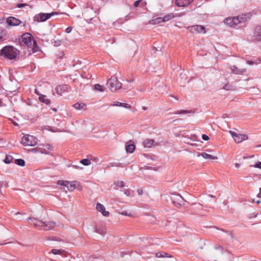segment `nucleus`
Masks as SVG:
<instances>
[{
	"label": "nucleus",
	"instance_id": "obj_1",
	"mask_svg": "<svg viewBox=\"0 0 261 261\" xmlns=\"http://www.w3.org/2000/svg\"><path fill=\"white\" fill-rule=\"evenodd\" d=\"M20 45L24 48L27 49L29 52L28 56L31 55L32 53L38 51L39 50L36 41L33 36L29 33H24L22 35Z\"/></svg>",
	"mask_w": 261,
	"mask_h": 261
},
{
	"label": "nucleus",
	"instance_id": "obj_2",
	"mask_svg": "<svg viewBox=\"0 0 261 261\" xmlns=\"http://www.w3.org/2000/svg\"><path fill=\"white\" fill-rule=\"evenodd\" d=\"M28 220L30 225H33L40 230H49L53 229L56 225L53 221H42L34 217H29Z\"/></svg>",
	"mask_w": 261,
	"mask_h": 261
},
{
	"label": "nucleus",
	"instance_id": "obj_3",
	"mask_svg": "<svg viewBox=\"0 0 261 261\" xmlns=\"http://www.w3.org/2000/svg\"><path fill=\"white\" fill-rule=\"evenodd\" d=\"M251 16V14L247 13L237 17H228L224 20V23L230 27H234L239 23L247 21Z\"/></svg>",
	"mask_w": 261,
	"mask_h": 261
},
{
	"label": "nucleus",
	"instance_id": "obj_4",
	"mask_svg": "<svg viewBox=\"0 0 261 261\" xmlns=\"http://www.w3.org/2000/svg\"><path fill=\"white\" fill-rule=\"evenodd\" d=\"M19 54V51L11 46H6L0 51L1 56L5 59L13 60Z\"/></svg>",
	"mask_w": 261,
	"mask_h": 261
},
{
	"label": "nucleus",
	"instance_id": "obj_5",
	"mask_svg": "<svg viewBox=\"0 0 261 261\" xmlns=\"http://www.w3.org/2000/svg\"><path fill=\"white\" fill-rule=\"evenodd\" d=\"M107 86L111 91L115 92L121 88L122 84L116 76H113L108 80Z\"/></svg>",
	"mask_w": 261,
	"mask_h": 261
},
{
	"label": "nucleus",
	"instance_id": "obj_6",
	"mask_svg": "<svg viewBox=\"0 0 261 261\" xmlns=\"http://www.w3.org/2000/svg\"><path fill=\"white\" fill-rule=\"evenodd\" d=\"M21 142L24 146H34L36 145L37 139L33 136L25 135L22 137Z\"/></svg>",
	"mask_w": 261,
	"mask_h": 261
},
{
	"label": "nucleus",
	"instance_id": "obj_7",
	"mask_svg": "<svg viewBox=\"0 0 261 261\" xmlns=\"http://www.w3.org/2000/svg\"><path fill=\"white\" fill-rule=\"evenodd\" d=\"M57 12H53L50 13H40L36 15L34 17V20L37 22H43L50 18L51 16L58 15Z\"/></svg>",
	"mask_w": 261,
	"mask_h": 261
},
{
	"label": "nucleus",
	"instance_id": "obj_8",
	"mask_svg": "<svg viewBox=\"0 0 261 261\" xmlns=\"http://www.w3.org/2000/svg\"><path fill=\"white\" fill-rule=\"evenodd\" d=\"M229 133L233 138L234 141L237 143H241L248 139L247 136L244 134H238L231 130L229 131Z\"/></svg>",
	"mask_w": 261,
	"mask_h": 261
},
{
	"label": "nucleus",
	"instance_id": "obj_9",
	"mask_svg": "<svg viewBox=\"0 0 261 261\" xmlns=\"http://www.w3.org/2000/svg\"><path fill=\"white\" fill-rule=\"evenodd\" d=\"M192 33H202L205 34L206 31L203 26L201 25H195L190 26L187 28Z\"/></svg>",
	"mask_w": 261,
	"mask_h": 261
},
{
	"label": "nucleus",
	"instance_id": "obj_10",
	"mask_svg": "<svg viewBox=\"0 0 261 261\" xmlns=\"http://www.w3.org/2000/svg\"><path fill=\"white\" fill-rule=\"evenodd\" d=\"M17 82L16 81H15L14 82L9 80L6 83V90L10 92H13L17 90Z\"/></svg>",
	"mask_w": 261,
	"mask_h": 261
},
{
	"label": "nucleus",
	"instance_id": "obj_11",
	"mask_svg": "<svg viewBox=\"0 0 261 261\" xmlns=\"http://www.w3.org/2000/svg\"><path fill=\"white\" fill-rule=\"evenodd\" d=\"M69 88V87L67 85H59L56 88L55 91L57 94L62 95L64 92L68 90Z\"/></svg>",
	"mask_w": 261,
	"mask_h": 261
},
{
	"label": "nucleus",
	"instance_id": "obj_12",
	"mask_svg": "<svg viewBox=\"0 0 261 261\" xmlns=\"http://www.w3.org/2000/svg\"><path fill=\"white\" fill-rule=\"evenodd\" d=\"M66 187L67 188L68 190L71 191L74 190L76 188H79V190L82 189L81 186L76 181H73L71 182L67 181Z\"/></svg>",
	"mask_w": 261,
	"mask_h": 261
},
{
	"label": "nucleus",
	"instance_id": "obj_13",
	"mask_svg": "<svg viewBox=\"0 0 261 261\" xmlns=\"http://www.w3.org/2000/svg\"><path fill=\"white\" fill-rule=\"evenodd\" d=\"M96 210L100 212L103 216L108 217L109 216V212L106 211L105 207L103 205L100 203H97L96 206Z\"/></svg>",
	"mask_w": 261,
	"mask_h": 261
},
{
	"label": "nucleus",
	"instance_id": "obj_14",
	"mask_svg": "<svg viewBox=\"0 0 261 261\" xmlns=\"http://www.w3.org/2000/svg\"><path fill=\"white\" fill-rule=\"evenodd\" d=\"M6 22L9 25H12V26L18 25L21 22L20 20L17 19L13 17H8L7 19Z\"/></svg>",
	"mask_w": 261,
	"mask_h": 261
},
{
	"label": "nucleus",
	"instance_id": "obj_15",
	"mask_svg": "<svg viewBox=\"0 0 261 261\" xmlns=\"http://www.w3.org/2000/svg\"><path fill=\"white\" fill-rule=\"evenodd\" d=\"M192 2V0H176V5L178 7H186Z\"/></svg>",
	"mask_w": 261,
	"mask_h": 261
},
{
	"label": "nucleus",
	"instance_id": "obj_16",
	"mask_svg": "<svg viewBox=\"0 0 261 261\" xmlns=\"http://www.w3.org/2000/svg\"><path fill=\"white\" fill-rule=\"evenodd\" d=\"M254 37L257 41H261V25L255 28L254 33Z\"/></svg>",
	"mask_w": 261,
	"mask_h": 261
},
{
	"label": "nucleus",
	"instance_id": "obj_17",
	"mask_svg": "<svg viewBox=\"0 0 261 261\" xmlns=\"http://www.w3.org/2000/svg\"><path fill=\"white\" fill-rule=\"evenodd\" d=\"M201 156L203 158L205 159H209V160H217L218 159V157L217 156H214L210 154H208L206 152H202L200 153H199L198 155V156Z\"/></svg>",
	"mask_w": 261,
	"mask_h": 261
},
{
	"label": "nucleus",
	"instance_id": "obj_18",
	"mask_svg": "<svg viewBox=\"0 0 261 261\" xmlns=\"http://www.w3.org/2000/svg\"><path fill=\"white\" fill-rule=\"evenodd\" d=\"M230 69L231 70V72L233 73L237 74H241L246 71V70L245 69H239L235 66H231Z\"/></svg>",
	"mask_w": 261,
	"mask_h": 261
},
{
	"label": "nucleus",
	"instance_id": "obj_19",
	"mask_svg": "<svg viewBox=\"0 0 261 261\" xmlns=\"http://www.w3.org/2000/svg\"><path fill=\"white\" fill-rule=\"evenodd\" d=\"M154 143L153 139H146L144 142V146L145 147L150 148L154 145Z\"/></svg>",
	"mask_w": 261,
	"mask_h": 261
},
{
	"label": "nucleus",
	"instance_id": "obj_20",
	"mask_svg": "<svg viewBox=\"0 0 261 261\" xmlns=\"http://www.w3.org/2000/svg\"><path fill=\"white\" fill-rule=\"evenodd\" d=\"M39 100L46 105H48L50 103V100L46 97V96L45 95H40L39 97Z\"/></svg>",
	"mask_w": 261,
	"mask_h": 261
},
{
	"label": "nucleus",
	"instance_id": "obj_21",
	"mask_svg": "<svg viewBox=\"0 0 261 261\" xmlns=\"http://www.w3.org/2000/svg\"><path fill=\"white\" fill-rule=\"evenodd\" d=\"M111 106H119V107H124L125 108H130V106L127 103H122L121 102H117L116 103H113V104H111Z\"/></svg>",
	"mask_w": 261,
	"mask_h": 261
},
{
	"label": "nucleus",
	"instance_id": "obj_22",
	"mask_svg": "<svg viewBox=\"0 0 261 261\" xmlns=\"http://www.w3.org/2000/svg\"><path fill=\"white\" fill-rule=\"evenodd\" d=\"M155 256L156 257H172V256L168 254L166 252H158L155 253Z\"/></svg>",
	"mask_w": 261,
	"mask_h": 261
},
{
	"label": "nucleus",
	"instance_id": "obj_23",
	"mask_svg": "<svg viewBox=\"0 0 261 261\" xmlns=\"http://www.w3.org/2000/svg\"><path fill=\"white\" fill-rule=\"evenodd\" d=\"M86 105L84 103H79L77 102L73 105V107L78 110H81L85 107Z\"/></svg>",
	"mask_w": 261,
	"mask_h": 261
},
{
	"label": "nucleus",
	"instance_id": "obj_24",
	"mask_svg": "<svg viewBox=\"0 0 261 261\" xmlns=\"http://www.w3.org/2000/svg\"><path fill=\"white\" fill-rule=\"evenodd\" d=\"M135 149V146L134 144H128L126 146V151L127 152L132 153Z\"/></svg>",
	"mask_w": 261,
	"mask_h": 261
},
{
	"label": "nucleus",
	"instance_id": "obj_25",
	"mask_svg": "<svg viewBox=\"0 0 261 261\" xmlns=\"http://www.w3.org/2000/svg\"><path fill=\"white\" fill-rule=\"evenodd\" d=\"M174 18V15L172 13L169 14L163 17V20L165 22L169 21Z\"/></svg>",
	"mask_w": 261,
	"mask_h": 261
},
{
	"label": "nucleus",
	"instance_id": "obj_26",
	"mask_svg": "<svg viewBox=\"0 0 261 261\" xmlns=\"http://www.w3.org/2000/svg\"><path fill=\"white\" fill-rule=\"evenodd\" d=\"M15 163L20 166H24L25 165V162L22 159H16L15 160Z\"/></svg>",
	"mask_w": 261,
	"mask_h": 261
},
{
	"label": "nucleus",
	"instance_id": "obj_27",
	"mask_svg": "<svg viewBox=\"0 0 261 261\" xmlns=\"http://www.w3.org/2000/svg\"><path fill=\"white\" fill-rule=\"evenodd\" d=\"M80 163L85 166H88L91 164L90 160L87 159H82L80 161Z\"/></svg>",
	"mask_w": 261,
	"mask_h": 261
},
{
	"label": "nucleus",
	"instance_id": "obj_28",
	"mask_svg": "<svg viewBox=\"0 0 261 261\" xmlns=\"http://www.w3.org/2000/svg\"><path fill=\"white\" fill-rule=\"evenodd\" d=\"M94 89L96 90L99 91L100 92H103L105 91L104 87L100 84H97L94 85Z\"/></svg>",
	"mask_w": 261,
	"mask_h": 261
},
{
	"label": "nucleus",
	"instance_id": "obj_29",
	"mask_svg": "<svg viewBox=\"0 0 261 261\" xmlns=\"http://www.w3.org/2000/svg\"><path fill=\"white\" fill-rule=\"evenodd\" d=\"M162 22H165L164 20H163V17H158L157 18L152 20V24L159 23Z\"/></svg>",
	"mask_w": 261,
	"mask_h": 261
},
{
	"label": "nucleus",
	"instance_id": "obj_30",
	"mask_svg": "<svg viewBox=\"0 0 261 261\" xmlns=\"http://www.w3.org/2000/svg\"><path fill=\"white\" fill-rule=\"evenodd\" d=\"M192 112L191 111H187V110H178L176 112H175L174 114H187L191 113Z\"/></svg>",
	"mask_w": 261,
	"mask_h": 261
},
{
	"label": "nucleus",
	"instance_id": "obj_31",
	"mask_svg": "<svg viewBox=\"0 0 261 261\" xmlns=\"http://www.w3.org/2000/svg\"><path fill=\"white\" fill-rule=\"evenodd\" d=\"M96 232L101 234V235H105L106 233V230L105 228H96Z\"/></svg>",
	"mask_w": 261,
	"mask_h": 261
},
{
	"label": "nucleus",
	"instance_id": "obj_32",
	"mask_svg": "<svg viewBox=\"0 0 261 261\" xmlns=\"http://www.w3.org/2000/svg\"><path fill=\"white\" fill-rule=\"evenodd\" d=\"M13 160V157L10 155H7L5 159L4 160V162L6 164L10 163Z\"/></svg>",
	"mask_w": 261,
	"mask_h": 261
},
{
	"label": "nucleus",
	"instance_id": "obj_33",
	"mask_svg": "<svg viewBox=\"0 0 261 261\" xmlns=\"http://www.w3.org/2000/svg\"><path fill=\"white\" fill-rule=\"evenodd\" d=\"M223 89L226 90H231L233 89V86L230 84H226L224 87Z\"/></svg>",
	"mask_w": 261,
	"mask_h": 261
},
{
	"label": "nucleus",
	"instance_id": "obj_34",
	"mask_svg": "<svg viewBox=\"0 0 261 261\" xmlns=\"http://www.w3.org/2000/svg\"><path fill=\"white\" fill-rule=\"evenodd\" d=\"M51 252L54 254H60L61 253V251L60 250L53 249L51 250Z\"/></svg>",
	"mask_w": 261,
	"mask_h": 261
},
{
	"label": "nucleus",
	"instance_id": "obj_35",
	"mask_svg": "<svg viewBox=\"0 0 261 261\" xmlns=\"http://www.w3.org/2000/svg\"><path fill=\"white\" fill-rule=\"evenodd\" d=\"M67 181H64V180H59L58 181V184L61 186H63L66 187V184Z\"/></svg>",
	"mask_w": 261,
	"mask_h": 261
},
{
	"label": "nucleus",
	"instance_id": "obj_36",
	"mask_svg": "<svg viewBox=\"0 0 261 261\" xmlns=\"http://www.w3.org/2000/svg\"><path fill=\"white\" fill-rule=\"evenodd\" d=\"M251 167H253L254 168H259V169H261V162H258L256 164H255V165H253V166H250Z\"/></svg>",
	"mask_w": 261,
	"mask_h": 261
},
{
	"label": "nucleus",
	"instance_id": "obj_37",
	"mask_svg": "<svg viewBox=\"0 0 261 261\" xmlns=\"http://www.w3.org/2000/svg\"><path fill=\"white\" fill-rule=\"evenodd\" d=\"M116 185L118 187H123L124 186V182L122 181H118L116 183Z\"/></svg>",
	"mask_w": 261,
	"mask_h": 261
},
{
	"label": "nucleus",
	"instance_id": "obj_38",
	"mask_svg": "<svg viewBox=\"0 0 261 261\" xmlns=\"http://www.w3.org/2000/svg\"><path fill=\"white\" fill-rule=\"evenodd\" d=\"M202 138L203 140H205V141H207L209 140L208 136L206 135H204V134L202 135Z\"/></svg>",
	"mask_w": 261,
	"mask_h": 261
},
{
	"label": "nucleus",
	"instance_id": "obj_39",
	"mask_svg": "<svg viewBox=\"0 0 261 261\" xmlns=\"http://www.w3.org/2000/svg\"><path fill=\"white\" fill-rule=\"evenodd\" d=\"M142 0H138V1H137L135 2L134 3V6L135 7H137L139 6L140 3H141V2L142 1Z\"/></svg>",
	"mask_w": 261,
	"mask_h": 261
},
{
	"label": "nucleus",
	"instance_id": "obj_40",
	"mask_svg": "<svg viewBox=\"0 0 261 261\" xmlns=\"http://www.w3.org/2000/svg\"><path fill=\"white\" fill-rule=\"evenodd\" d=\"M27 5L26 4H17V7L19 8H21L25 6H27Z\"/></svg>",
	"mask_w": 261,
	"mask_h": 261
},
{
	"label": "nucleus",
	"instance_id": "obj_41",
	"mask_svg": "<svg viewBox=\"0 0 261 261\" xmlns=\"http://www.w3.org/2000/svg\"><path fill=\"white\" fill-rule=\"evenodd\" d=\"M124 193L127 196H129L130 195V192L128 190H125L124 191Z\"/></svg>",
	"mask_w": 261,
	"mask_h": 261
},
{
	"label": "nucleus",
	"instance_id": "obj_42",
	"mask_svg": "<svg viewBox=\"0 0 261 261\" xmlns=\"http://www.w3.org/2000/svg\"><path fill=\"white\" fill-rule=\"evenodd\" d=\"M71 30H72V28L70 27H69L66 29V32L67 33H69L71 31Z\"/></svg>",
	"mask_w": 261,
	"mask_h": 261
},
{
	"label": "nucleus",
	"instance_id": "obj_43",
	"mask_svg": "<svg viewBox=\"0 0 261 261\" xmlns=\"http://www.w3.org/2000/svg\"><path fill=\"white\" fill-rule=\"evenodd\" d=\"M247 63L248 64H249V65H253L254 63L253 61H252L248 60L247 61Z\"/></svg>",
	"mask_w": 261,
	"mask_h": 261
},
{
	"label": "nucleus",
	"instance_id": "obj_44",
	"mask_svg": "<svg viewBox=\"0 0 261 261\" xmlns=\"http://www.w3.org/2000/svg\"><path fill=\"white\" fill-rule=\"evenodd\" d=\"M137 192L139 195H141L143 193V190L139 189L138 190Z\"/></svg>",
	"mask_w": 261,
	"mask_h": 261
},
{
	"label": "nucleus",
	"instance_id": "obj_45",
	"mask_svg": "<svg viewBox=\"0 0 261 261\" xmlns=\"http://www.w3.org/2000/svg\"><path fill=\"white\" fill-rule=\"evenodd\" d=\"M120 214L122 215H124V216H129V214H128L126 212H121V213H120Z\"/></svg>",
	"mask_w": 261,
	"mask_h": 261
},
{
	"label": "nucleus",
	"instance_id": "obj_46",
	"mask_svg": "<svg viewBox=\"0 0 261 261\" xmlns=\"http://www.w3.org/2000/svg\"><path fill=\"white\" fill-rule=\"evenodd\" d=\"M35 92L36 94L38 95H39V96H40V95H41L40 93V92H39V91L37 89H36L35 90Z\"/></svg>",
	"mask_w": 261,
	"mask_h": 261
},
{
	"label": "nucleus",
	"instance_id": "obj_47",
	"mask_svg": "<svg viewBox=\"0 0 261 261\" xmlns=\"http://www.w3.org/2000/svg\"><path fill=\"white\" fill-rule=\"evenodd\" d=\"M201 206V205L199 204L196 207L194 208V210H199V209H200Z\"/></svg>",
	"mask_w": 261,
	"mask_h": 261
},
{
	"label": "nucleus",
	"instance_id": "obj_48",
	"mask_svg": "<svg viewBox=\"0 0 261 261\" xmlns=\"http://www.w3.org/2000/svg\"><path fill=\"white\" fill-rule=\"evenodd\" d=\"M60 45V41H59V42L56 41L55 42V45L58 46V45Z\"/></svg>",
	"mask_w": 261,
	"mask_h": 261
},
{
	"label": "nucleus",
	"instance_id": "obj_49",
	"mask_svg": "<svg viewBox=\"0 0 261 261\" xmlns=\"http://www.w3.org/2000/svg\"><path fill=\"white\" fill-rule=\"evenodd\" d=\"M257 196L258 197H260L261 198V188L259 189V193L257 195Z\"/></svg>",
	"mask_w": 261,
	"mask_h": 261
},
{
	"label": "nucleus",
	"instance_id": "obj_50",
	"mask_svg": "<svg viewBox=\"0 0 261 261\" xmlns=\"http://www.w3.org/2000/svg\"><path fill=\"white\" fill-rule=\"evenodd\" d=\"M240 166V164H239V163H236L235 164V167L236 168H239Z\"/></svg>",
	"mask_w": 261,
	"mask_h": 261
},
{
	"label": "nucleus",
	"instance_id": "obj_51",
	"mask_svg": "<svg viewBox=\"0 0 261 261\" xmlns=\"http://www.w3.org/2000/svg\"><path fill=\"white\" fill-rule=\"evenodd\" d=\"M46 147L48 149H50L51 146H50V145H49V144L46 145Z\"/></svg>",
	"mask_w": 261,
	"mask_h": 261
},
{
	"label": "nucleus",
	"instance_id": "obj_52",
	"mask_svg": "<svg viewBox=\"0 0 261 261\" xmlns=\"http://www.w3.org/2000/svg\"><path fill=\"white\" fill-rule=\"evenodd\" d=\"M2 100H0V106H2Z\"/></svg>",
	"mask_w": 261,
	"mask_h": 261
},
{
	"label": "nucleus",
	"instance_id": "obj_53",
	"mask_svg": "<svg viewBox=\"0 0 261 261\" xmlns=\"http://www.w3.org/2000/svg\"><path fill=\"white\" fill-rule=\"evenodd\" d=\"M209 196H210V197H211L212 198H214V196L213 195H210Z\"/></svg>",
	"mask_w": 261,
	"mask_h": 261
},
{
	"label": "nucleus",
	"instance_id": "obj_54",
	"mask_svg": "<svg viewBox=\"0 0 261 261\" xmlns=\"http://www.w3.org/2000/svg\"><path fill=\"white\" fill-rule=\"evenodd\" d=\"M13 124H14L15 125H18V124H17V123H16V122H13Z\"/></svg>",
	"mask_w": 261,
	"mask_h": 261
},
{
	"label": "nucleus",
	"instance_id": "obj_55",
	"mask_svg": "<svg viewBox=\"0 0 261 261\" xmlns=\"http://www.w3.org/2000/svg\"><path fill=\"white\" fill-rule=\"evenodd\" d=\"M257 203L259 204L260 203V201L259 200H258L256 201Z\"/></svg>",
	"mask_w": 261,
	"mask_h": 261
},
{
	"label": "nucleus",
	"instance_id": "obj_56",
	"mask_svg": "<svg viewBox=\"0 0 261 261\" xmlns=\"http://www.w3.org/2000/svg\"><path fill=\"white\" fill-rule=\"evenodd\" d=\"M18 214H20V213H18V212H17V213H15V215H18Z\"/></svg>",
	"mask_w": 261,
	"mask_h": 261
},
{
	"label": "nucleus",
	"instance_id": "obj_57",
	"mask_svg": "<svg viewBox=\"0 0 261 261\" xmlns=\"http://www.w3.org/2000/svg\"><path fill=\"white\" fill-rule=\"evenodd\" d=\"M74 167L76 168H79V167L77 166H74Z\"/></svg>",
	"mask_w": 261,
	"mask_h": 261
}]
</instances>
